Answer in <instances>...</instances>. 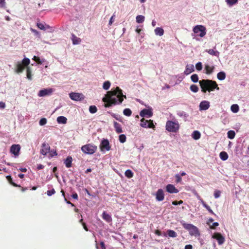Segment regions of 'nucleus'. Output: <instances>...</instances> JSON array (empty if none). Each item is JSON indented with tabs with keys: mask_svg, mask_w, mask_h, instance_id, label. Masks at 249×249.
Wrapping results in <instances>:
<instances>
[{
	"mask_svg": "<svg viewBox=\"0 0 249 249\" xmlns=\"http://www.w3.org/2000/svg\"><path fill=\"white\" fill-rule=\"evenodd\" d=\"M124 98H126V96L123 94L122 90L119 87H116L108 91L103 101L105 103V107H108L113 105L121 104Z\"/></svg>",
	"mask_w": 249,
	"mask_h": 249,
	"instance_id": "f257e3e1",
	"label": "nucleus"
},
{
	"mask_svg": "<svg viewBox=\"0 0 249 249\" xmlns=\"http://www.w3.org/2000/svg\"><path fill=\"white\" fill-rule=\"evenodd\" d=\"M199 83L201 89V91L203 93H206L207 91L210 92L214 89H219L216 82L211 80L203 79L199 81Z\"/></svg>",
	"mask_w": 249,
	"mask_h": 249,
	"instance_id": "f03ea898",
	"label": "nucleus"
},
{
	"mask_svg": "<svg viewBox=\"0 0 249 249\" xmlns=\"http://www.w3.org/2000/svg\"><path fill=\"white\" fill-rule=\"evenodd\" d=\"M183 227L188 230L191 236L198 237L200 236V233L198 228L192 224L186 223L184 221L181 222Z\"/></svg>",
	"mask_w": 249,
	"mask_h": 249,
	"instance_id": "7ed1b4c3",
	"label": "nucleus"
},
{
	"mask_svg": "<svg viewBox=\"0 0 249 249\" xmlns=\"http://www.w3.org/2000/svg\"><path fill=\"white\" fill-rule=\"evenodd\" d=\"M179 127L180 125L177 120H168L166 122L165 128L168 132L176 133L178 131Z\"/></svg>",
	"mask_w": 249,
	"mask_h": 249,
	"instance_id": "20e7f679",
	"label": "nucleus"
},
{
	"mask_svg": "<svg viewBox=\"0 0 249 249\" xmlns=\"http://www.w3.org/2000/svg\"><path fill=\"white\" fill-rule=\"evenodd\" d=\"M97 149V146L91 144H87L82 146L81 147L82 152L88 155L94 154L96 151Z\"/></svg>",
	"mask_w": 249,
	"mask_h": 249,
	"instance_id": "39448f33",
	"label": "nucleus"
},
{
	"mask_svg": "<svg viewBox=\"0 0 249 249\" xmlns=\"http://www.w3.org/2000/svg\"><path fill=\"white\" fill-rule=\"evenodd\" d=\"M193 30L195 34L201 37H204L206 34V29L203 25H196L194 27Z\"/></svg>",
	"mask_w": 249,
	"mask_h": 249,
	"instance_id": "423d86ee",
	"label": "nucleus"
},
{
	"mask_svg": "<svg viewBox=\"0 0 249 249\" xmlns=\"http://www.w3.org/2000/svg\"><path fill=\"white\" fill-rule=\"evenodd\" d=\"M140 125L141 127L143 128H154L155 127V125L153 124V121L150 120H145L144 118H142L141 120Z\"/></svg>",
	"mask_w": 249,
	"mask_h": 249,
	"instance_id": "0eeeda50",
	"label": "nucleus"
},
{
	"mask_svg": "<svg viewBox=\"0 0 249 249\" xmlns=\"http://www.w3.org/2000/svg\"><path fill=\"white\" fill-rule=\"evenodd\" d=\"M100 148L103 152L108 151L110 149L109 141L107 139H104L100 144Z\"/></svg>",
	"mask_w": 249,
	"mask_h": 249,
	"instance_id": "6e6552de",
	"label": "nucleus"
},
{
	"mask_svg": "<svg viewBox=\"0 0 249 249\" xmlns=\"http://www.w3.org/2000/svg\"><path fill=\"white\" fill-rule=\"evenodd\" d=\"M69 96L71 100L76 101H82L84 99L83 94L77 92H71L69 94Z\"/></svg>",
	"mask_w": 249,
	"mask_h": 249,
	"instance_id": "1a4fd4ad",
	"label": "nucleus"
},
{
	"mask_svg": "<svg viewBox=\"0 0 249 249\" xmlns=\"http://www.w3.org/2000/svg\"><path fill=\"white\" fill-rule=\"evenodd\" d=\"M140 115L142 117H151L153 115L152 108L148 107L147 109H143L140 112Z\"/></svg>",
	"mask_w": 249,
	"mask_h": 249,
	"instance_id": "9d476101",
	"label": "nucleus"
},
{
	"mask_svg": "<svg viewBox=\"0 0 249 249\" xmlns=\"http://www.w3.org/2000/svg\"><path fill=\"white\" fill-rule=\"evenodd\" d=\"M54 91V89L52 88L44 89L39 90L38 93V96L44 97L48 95H50Z\"/></svg>",
	"mask_w": 249,
	"mask_h": 249,
	"instance_id": "9b49d317",
	"label": "nucleus"
},
{
	"mask_svg": "<svg viewBox=\"0 0 249 249\" xmlns=\"http://www.w3.org/2000/svg\"><path fill=\"white\" fill-rule=\"evenodd\" d=\"M212 237L216 239L219 245L223 244L225 240L224 237L222 236L221 233L218 232L214 233L212 235Z\"/></svg>",
	"mask_w": 249,
	"mask_h": 249,
	"instance_id": "f8f14e48",
	"label": "nucleus"
},
{
	"mask_svg": "<svg viewBox=\"0 0 249 249\" xmlns=\"http://www.w3.org/2000/svg\"><path fill=\"white\" fill-rule=\"evenodd\" d=\"M20 146L19 144H13L10 147V152L15 157L19 155Z\"/></svg>",
	"mask_w": 249,
	"mask_h": 249,
	"instance_id": "ddd939ff",
	"label": "nucleus"
},
{
	"mask_svg": "<svg viewBox=\"0 0 249 249\" xmlns=\"http://www.w3.org/2000/svg\"><path fill=\"white\" fill-rule=\"evenodd\" d=\"M155 195L156 199L158 201H161L164 198V192L161 189H158Z\"/></svg>",
	"mask_w": 249,
	"mask_h": 249,
	"instance_id": "4468645a",
	"label": "nucleus"
},
{
	"mask_svg": "<svg viewBox=\"0 0 249 249\" xmlns=\"http://www.w3.org/2000/svg\"><path fill=\"white\" fill-rule=\"evenodd\" d=\"M210 102L208 101H202L200 102L199 107V110H206L210 107Z\"/></svg>",
	"mask_w": 249,
	"mask_h": 249,
	"instance_id": "2eb2a0df",
	"label": "nucleus"
},
{
	"mask_svg": "<svg viewBox=\"0 0 249 249\" xmlns=\"http://www.w3.org/2000/svg\"><path fill=\"white\" fill-rule=\"evenodd\" d=\"M215 67L213 65H210L209 64H205L204 65L205 73L207 74H212L214 69Z\"/></svg>",
	"mask_w": 249,
	"mask_h": 249,
	"instance_id": "dca6fc26",
	"label": "nucleus"
},
{
	"mask_svg": "<svg viewBox=\"0 0 249 249\" xmlns=\"http://www.w3.org/2000/svg\"><path fill=\"white\" fill-rule=\"evenodd\" d=\"M50 149V147L49 145L44 142L42 145L40 153L42 155L45 156L49 152Z\"/></svg>",
	"mask_w": 249,
	"mask_h": 249,
	"instance_id": "f3484780",
	"label": "nucleus"
},
{
	"mask_svg": "<svg viewBox=\"0 0 249 249\" xmlns=\"http://www.w3.org/2000/svg\"><path fill=\"white\" fill-rule=\"evenodd\" d=\"M215 49L216 47L215 46L213 49H207L205 51L212 56H215L218 57L219 56L220 53L218 51L216 50Z\"/></svg>",
	"mask_w": 249,
	"mask_h": 249,
	"instance_id": "a211bd4d",
	"label": "nucleus"
},
{
	"mask_svg": "<svg viewBox=\"0 0 249 249\" xmlns=\"http://www.w3.org/2000/svg\"><path fill=\"white\" fill-rule=\"evenodd\" d=\"M166 191L171 194L178 193V190L172 184H169L166 186Z\"/></svg>",
	"mask_w": 249,
	"mask_h": 249,
	"instance_id": "6ab92c4d",
	"label": "nucleus"
},
{
	"mask_svg": "<svg viewBox=\"0 0 249 249\" xmlns=\"http://www.w3.org/2000/svg\"><path fill=\"white\" fill-rule=\"evenodd\" d=\"M195 71L194 66L193 64H187L186 66L185 70L184 71L185 75H187Z\"/></svg>",
	"mask_w": 249,
	"mask_h": 249,
	"instance_id": "aec40b11",
	"label": "nucleus"
},
{
	"mask_svg": "<svg viewBox=\"0 0 249 249\" xmlns=\"http://www.w3.org/2000/svg\"><path fill=\"white\" fill-rule=\"evenodd\" d=\"M16 72L18 73H21L24 69V66L20 61H18L16 62Z\"/></svg>",
	"mask_w": 249,
	"mask_h": 249,
	"instance_id": "412c9836",
	"label": "nucleus"
},
{
	"mask_svg": "<svg viewBox=\"0 0 249 249\" xmlns=\"http://www.w3.org/2000/svg\"><path fill=\"white\" fill-rule=\"evenodd\" d=\"M197 197L200 200L204 208H205L209 211V213H210L211 214L215 215V214L213 213V210L211 209L210 207L207 205L206 203L200 198V197L198 195H197Z\"/></svg>",
	"mask_w": 249,
	"mask_h": 249,
	"instance_id": "4be33fe9",
	"label": "nucleus"
},
{
	"mask_svg": "<svg viewBox=\"0 0 249 249\" xmlns=\"http://www.w3.org/2000/svg\"><path fill=\"white\" fill-rule=\"evenodd\" d=\"M177 115L183 119L184 121H186L189 117L188 114L185 111L182 110H178L177 112Z\"/></svg>",
	"mask_w": 249,
	"mask_h": 249,
	"instance_id": "5701e85b",
	"label": "nucleus"
},
{
	"mask_svg": "<svg viewBox=\"0 0 249 249\" xmlns=\"http://www.w3.org/2000/svg\"><path fill=\"white\" fill-rule=\"evenodd\" d=\"M72 159L71 156H68L64 161V163L67 168L71 166Z\"/></svg>",
	"mask_w": 249,
	"mask_h": 249,
	"instance_id": "b1692460",
	"label": "nucleus"
},
{
	"mask_svg": "<svg viewBox=\"0 0 249 249\" xmlns=\"http://www.w3.org/2000/svg\"><path fill=\"white\" fill-rule=\"evenodd\" d=\"M102 218L107 222H110L112 221L111 216L106 212L103 213Z\"/></svg>",
	"mask_w": 249,
	"mask_h": 249,
	"instance_id": "393cba45",
	"label": "nucleus"
},
{
	"mask_svg": "<svg viewBox=\"0 0 249 249\" xmlns=\"http://www.w3.org/2000/svg\"><path fill=\"white\" fill-rule=\"evenodd\" d=\"M114 127L115 129V131L118 133H121L123 132L121 125L116 122H114Z\"/></svg>",
	"mask_w": 249,
	"mask_h": 249,
	"instance_id": "a878e982",
	"label": "nucleus"
},
{
	"mask_svg": "<svg viewBox=\"0 0 249 249\" xmlns=\"http://www.w3.org/2000/svg\"><path fill=\"white\" fill-rule=\"evenodd\" d=\"M67 119L64 116H59L57 118V122L58 124H65L67 123Z\"/></svg>",
	"mask_w": 249,
	"mask_h": 249,
	"instance_id": "bb28decb",
	"label": "nucleus"
},
{
	"mask_svg": "<svg viewBox=\"0 0 249 249\" xmlns=\"http://www.w3.org/2000/svg\"><path fill=\"white\" fill-rule=\"evenodd\" d=\"M154 32L156 35L162 36L164 34V30L162 28L157 27L155 29Z\"/></svg>",
	"mask_w": 249,
	"mask_h": 249,
	"instance_id": "cd10ccee",
	"label": "nucleus"
},
{
	"mask_svg": "<svg viewBox=\"0 0 249 249\" xmlns=\"http://www.w3.org/2000/svg\"><path fill=\"white\" fill-rule=\"evenodd\" d=\"M71 39L72 41V43L73 45H77L79 44L81 42V39L74 35H72Z\"/></svg>",
	"mask_w": 249,
	"mask_h": 249,
	"instance_id": "c85d7f7f",
	"label": "nucleus"
},
{
	"mask_svg": "<svg viewBox=\"0 0 249 249\" xmlns=\"http://www.w3.org/2000/svg\"><path fill=\"white\" fill-rule=\"evenodd\" d=\"M201 134L197 130L194 131L192 134V138L195 140H197L200 138Z\"/></svg>",
	"mask_w": 249,
	"mask_h": 249,
	"instance_id": "c756f323",
	"label": "nucleus"
},
{
	"mask_svg": "<svg viewBox=\"0 0 249 249\" xmlns=\"http://www.w3.org/2000/svg\"><path fill=\"white\" fill-rule=\"evenodd\" d=\"M217 77L219 80H223L226 78V74L223 71H220L217 73Z\"/></svg>",
	"mask_w": 249,
	"mask_h": 249,
	"instance_id": "7c9ffc66",
	"label": "nucleus"
},
{
	"mask_svg": "<svg viewBox=\"0 0 249 249\" xmlns=\"http://www.w3.org/2000/svg\"><path fill=\"white\" fill-rule=\"evenodd\" d=\"M231 111L233 113H237L238 112L239 108L237 104H233L231 107Z\"/></svg>",
	"mask_w": 249,
	"mask_h": 249,
	"instance_id": "2f4dec72",
	"label": "nucleus"
},
{
	"mask_svg": "<svg viewBox=\"0 0 249 249\" xmlns=\"http://www.w3.org/2000/svg\"><path fill=\"white\" fill-rule=\"evenodd\" d=\"M33 60L36 61L38 64H41L42 63H43L45 59L44 58H40L39 57L34 56L33 58Z\"/></svg>",
	"mask_w": 249,
	"mask_h": 249,
	"instance_id": "473e14b6",
	"label": "nucleus"
},
{
	"mask_svg": "<svg viewBox=\"0 0 249 249\" xmlns=\"http://www.w3.org/2000/svg\"><path fill=\"white\" fill-rule=\"evenodd\" d=\"M136 22L138 23H142L144 21L145 18L143 16L138 15L136 17Z\"/></svg>",
	"mask_w": 249,
	"mask_h": 249,
	"instance_id": "72a5a7b5",
	"label": "nucleus"
},
{
	"mask_svg": "<svg viewBox=\"0 0 249 249\" xmlns=\"http://www.w3.org/2000/svg\"><path fill=\"white\" fill-rule=\"evenodd\" d=\"M220 158L222 160H226L228 158V155L225 152H221L220 153Z\"/></svg>",
	"mask_w": 249,
	"mask_h": 249,
	"instance_id": "f704fd0d",
	"label": "nucleus"
},
{
	"mask_svg": "<svg viewBox=\"0 0 249 249\" xmlns=\"http://www.w3.org/2000/svg\"><path fill=\"white\" fill-rule=\"evenodd\" d=\"M125 176L128 178H131L133 176V173L131 170L128 169L125 172Z\"/></svg>",
	"mask_w": 249,
	"mask_h": 249,
	"instance_id": "c9c22d12",
	"label": "nucleus"
},
{
	"mask_svg": "<svg viewBox=\"0 0 249 249\" xmlns=\"http://www.w3.org/2000/svg\"><path fill=\"white\" fill-rule=\"evenodd\" d=\"M167 233L168 236L171 237H176L177 236V233L171 230L167 231Z\"/></svg>",
	"mask_w": 249,
	"mask_h": 249,
	"instance_id": "e433bc0d",
	"label": "nucleus"
},
{
	"mask_svg": "<svg viewBox=\"0 0 249 249\" xmlns=\"http://www.w3.org/2000/svg\"><path fill=\"white\" fill-rule=\"evenodd\" d=\"M110 82L109 81H105L103 85V88L105 90H108L110 87Z\"/></svg>",
	"mask_w": 249,
	"mask_h": 249,
	"instance_id": "4c0bfd02",
	"label": "nucleus"
},
{
	"mask_svg": "<svg viewBox=\"0 0 249 249\" xmlns=\"http://www.w3.org/2000/svg\"><path fill=\"white\" fill-rule=\"evenodd\" d=\"M228 137L230 139H233L235 135V133L233 130H230L227 133Z\"/></svg>",
	"mask_w": 249,
	"mask_h": 249,
	"instance_id": "58836bf2",
	"label": "nucleus"
},
{
	"mask_svg": "<svg viewBox=\"0 0 249 249\" xmlns=\"http://www.w3.org/2000/svg\"><path fill=\"white\" fill-rule=\"evenodd\" d=\"M191 81L194 83H196L198 81V76L196 74H193L191 76Z\"/></svg>",
	"mask_w": 249,
	"mask_h": 249,
	"instance_id": "ea45409f",
	"label": "nucleus"
},
{
	"mask_svg": "<svg viewBox=\"0 0 249 249\" xmlns=\"http://www.w3.org/2000/svg\"><path fill=\"white\" fill-rule=\"evenodd\" d=\"M190 90L195 93L197 92L198 91V87L196 85H192L190 87Z\"/></svg>",
	"mask_w": 249,
	"mask_h": 249,
	"instance_id": "a19ab883",
	"label": "nucleus"
},
{
	"mask_svg": "<svg viewBox=\"0 0 249 249\" xmlns=\"http://www.w3.org/2000/svg\"><path fill=\"white\" fill-rule=\"evenodd\" d=\"M123 113L126 116H130L132 114V111L129 108H125L123 111Z\"/></svg>",
	"mask_w": 249,
	"mask_h": 249,
	"instance_id": "79ce46f5",
	"label": "nucleus"
},
{
	"mask_svg": "<svg viewBox=\"0 0 249 249\" xmlns=\"http://www.w3.org/2000/svg\"><path fill=\"white\" fill-rule=\"evenodd\" d=\"M30 60L29 58H24L22 62H21L22 65L24 66H28L29 64H30Z\"/></svg>",
	"mask_w": 249,
	"mask_h": 249,
	"instance_id": "37998d69",
	"label": "nucleus"
},
{
	"mask_svg": "<svg viewBox=\"0 0 249 249\" xmlns=\"http://www.w3.org/2000/svg\"><path fill=\"white\" fill-rule=\"evenodd\" d=\"M97 109L95 106H90L89 107V111L91 113H95L97 112Z\"/></svg>",
	"mask_w": 249,
	"mask_h": 249,
	"instance_id": "c03bdc74",
	"label": "nucleus"
},
{
	"mask_svg": "<svg viewBox=\"0 0 249 249\" xmlns=\"http://www.w3.org/2000/svg\"><path fill=\"white\" fill-rule=\"evenodd\" d=\"M26 72H27V78L29 80H31L32 79L31 70L29 67L27 68Z\"/></svg>",
	"mask_w": 249,
	"mask_h": 249,
	"instance_id": "a18cd8bd",
	"label": "nucleus"
},
{
	"mask_svg": "<svg viewBox=\"0 0 249 249\" xmlns=\"http://www.w3.org/2000/svg\"><path fill=\"white\" fill-rule=\"evenodd\" d=\"M119 140L120 142L124 143L126 141V136L124 134H121L119 137Z\"/></svg>",
	"mask_w": 249,
	"mask_h": 249,
	"instance_id": "49530a36",
	"label": "nucleus"
},
{
	"mask_svg": "<svg viewBox=\"0 0 249 249\" xmlns=\"http://www.w3.org/2000/svg\"><path fill=\"white\" fill-rule=\"evenodd\" d=\"M226 1L229 6H231L236 4L238 0H226Z\"/></svg>",
	"mask_w": 249,
	"mask_h": 249,
	"instance_id": "de8ad7c7",
	"label": "nucleus"
},
{
	"mask_svg": "<svg viewBox=\"0 0 249 249\" xmlns=\"http://www.w3.org/2000/svg\"><path fill=\"white\" fill-rule=\"evenodd\" d=\"M6 178L7 179L8 181H9V182L11 184L13 185L14 186H16V187L19 186L17 184H16V183H15L14 182H13L12 178H11V177L10 176H6Z\"/></svg>",
	"mask_w": 249,
	"mask_h": 249,
	"instance_id": "09e8293b",
	"label": "nucleus"
},
{
	"mask_svg": "<svg viewBox=\"0 0 249 249\" xmlns=\"http://www.w3.org/2000/svg\"><path fill=\"white\" fill-rule=\"evenodd\" d=\"M47 119L45 118H43L40 120V121L39 122V124L40 125L43 126V125L46 124H47Z\"/></svg>",
	"mask_w": 249,
	"mask_h": 249,
	"instance_id": "8fccbe9b",
	"label": "nucleus"
},
{
	"mask_svg": "<svg viewBox=\"0 0 249 249\" xmlns=\"http://www.w3.org/2000/svg\"><path fill=\"white\" fill-rule=\"evenodd\" d=\"M196 68L198 71H200L201 70H202V63L200 62H197L196 64Z\"/></svg>",
	"mask_w": 249,
	"mask_h": 249,
	"instance_id": "3c124183",
	"label": "nucleus"
},
{
	"mask_svg": "<svg viewBox=\"0 0 249 249\" xmlns=\"http://www.w3.org/2000/svg\"><path fill=\"white\" fill-rule=\"evenodd\" d=\"M55 193V191L54 189H52L51 190H48L47 191V195L50 196Z\"/></svg>",
	"mask_w": 249,
	"mask_h": 249,
	"instance_id": "603ef678",
	"label": "nucleus"
},
{
	"mask_svg": "<svg viewBox=\"0 0 249 249\" xmlns=\"http://www.w3.org/2000/svg\"><path fill=\"white\" fill-rule=\"evenodd\" d=\"M37 26L38 28H39L41 30H45L46 29L45 25L43 23H38L37 24Z\"/></svg>",
	"mask_w": 249,
	"mask_h": 249,
	"instance_id": "864d4df0",
	"label": "nucleus"
},
{
	"mask_svg": "<svg viewBox=\"0 0 249 249\" xmlns=\"http://www.w3.org/2000/svg\"><path fill=\"white\" fill-rule=\"evenodd\" d=\"M61 193H62V196H63L64 197H65V193H64V191H63V190H61ZM64 199H65V201L66 202V203H67V204H71V206H72V207L74 206V204H73L71 203L70 201H68V200H67V199H66L65 197H64Z\"/></svg>",
	"mask_w": 249,
	"mask_h": 249,
	"instance_id": "5fc2aeb1",
	"label": "nucleus"
},
{
	"mask_svg": "<svg viewBox=\"0 0 249 249\" xmlns=\"http://www.w3.org/2000/svg\"><path fill=\"white\" fill-rule=\"evenodd\" d=\"M220 196V192L219 191H215L214 193V196L215 198H218Z\"/></svg>",
	"mask_w": 249,
	"mask_h": 249,
	"instance_id": "6e6d98bb",
	"label": "nucleus"
},
{
	"mask_svg": "<svg viewBox=\"0 0 249 249\" xmlns=\"http://www.w3.org/2000/svg\"><path fill=\"white\" fill-rule=\"evenodd\" d=\"M5 5V0H0V7H4Z\"/></svg>",
	"mask_w": 249,
	"mask_h": 249,
	"instance_id": "4d7b16f0",
	"label": "nucleus"
},
{
	"mask_svg": "<svg viewBox=\"0 0 249 249\" xmlns=\"http://www.w3.org/2000/svg\"><path fill=\"white\" fill-rule=\"evenodd\" d=\"M176 179H177V182H179L181 181V177L179 176V175H176V176H175Z\"/></svg>",
	"mask_w": 249,
	"mask_h": 249,
	"instance_id": "13d9d810",
	"label": "nucleus"
},
{
	"mask_svg": "<svg viewBox=\"0 0 249 249\" xmlns=\"http://www.w3.org/2000/svg\"><path fill=\"white\" fill-rule=\"evenodd\" d=\"M5 107V104L2 102H0V108H4Z\"/></svg>",
	"mask_w": 249,
	"mask_h": 249,
	"instance_id": "bf43d9fd",
	"label": "nucleus"
},
{
	"mask_svg": "<svg viewBox=\"0 0 249 249\" xmlns=\"http://www.w3.org/2000/svg\"><path fill=\"white\" fill-rule=\"evenodd\" d=\"M44 167V166L43 165L40 164H37V169L38 170L42 169H43Z\"/></svg>",
	"mask_w": 249,
	"mask_h": 249,
	"instance_id": "052dcab7",
	"label": "nucleus"
},
{
	"mask_svg": "<svg viewBox=\"0 0 249 249\" xmlns=\"http://www.w3.org/2000/svg\"><path fill=\"white\" fill-rule=\"evenodd\" d=\"M71 196L74 199H78V195L76 193H73L72 194Z\"/></svg>",
	"mask_w": 249,
	"mask_h": 249,
	"instance_id": "680f3d73",
	"label": "nucleus"
},
{
	"mask_svg": "<svg viewBox=\"0 0 249 249\" xmlns=\"http://www.w3.org/2000/svg\"><path fill=\"white\" fill-rule=\"evenodd\" d=\"M193 247L191 245H187L185 246L184 249H192Z\"/></svg>",
	"mask_w": 249,
	"mask_h": 249,
	"instance_id": "e2e57ef3",
	"label": "nucleus"
},
{
	"mask_svg": "<svg viewBox=\"0 0 249 249\" xmlns=\"http://www.w3.org/2000/svg\"><path fill=\"white\" fill-rule=\"evenodd\" d=\"M113 18H114V16H112L111 17V18H110V20H109V25H111L113 23V22L114 21Z\"/></svg>",
	"mask_w": 249,
	"mask_h": 249,
	"instance_id": "0e129e2a",
	"label": "nucleus"
},
{
	"mask_svg": "<svg viewBox=\"0 0 249 249\" xmlns=\"http://www.w3.org/2000/svg\"><path fill=\"white\" fill-rule=\"evenodd\" d=\"M219 225V224L217 222H214L213 224V225L211 227V228H213V227H217Z\"/></svg>",
	"mask_w": 249,
	"mask_h": 249,
	"instance_id": "69168bd1",
	"label": "nucleus"
},
{
	"mask_svg": "<svg viewBox=\"0 0 249 249\" xmlns=\"http://www.w3.org/2000/svg\"><path fill=\"white\" fill-rule=\"evenodd\" d=\"M19 170L22 172H26L27 171V169L25 168H20Z\"/></svg>",
	"mask_w": 249,
	"mask_h": 249,
	"instance_id": "338daca9",
	"label": "nucleus"
},
{
	"mask_svg": "<svg viewBox=\"0 0 249 249\" xmlns=\"http://www.w3.org/2000/svg\"><path fill=\"white\" fill-rule=\"evenodd\" d=\"M100 244H101V247H102V248L103 249H106L105 244H104V243L103 242H101Z\"/></svg>",
	"mask_w": 249,
	"mask_h": 249,
	"instance_id": "774afa93",
	"label": "nucleus"
}]
</instances>
